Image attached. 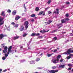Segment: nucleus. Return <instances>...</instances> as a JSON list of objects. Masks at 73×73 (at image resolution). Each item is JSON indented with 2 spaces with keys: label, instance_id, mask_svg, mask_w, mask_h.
<instances>
[{
  "label": "nucleus",
  "instance_id": "obj_1",
  "mask_svg": "<svg viewBox=\"0 0 73 73\" xmlns=\"http://www.w3.org/2000/svg\"><path fill=\"white\" fill-rule=\"evenodd\" d=\"M12 46H10L9 47L8 49V52H7V54H9L10 52L11 53L13 54V50H12Z\"/></svg>",
  "mask_w": 73,
  "mask_h": 73
},
{
  "label": "nucleus",
  "instance_id": "obj_2",
  "mask_svg": "<svg viewBox=\"0 0 73 73\" xmlns=\"http://www.w3.org/2000/svg\"><path fill=\"white\" fill-rule=\"evenodd\" d=\"M28 24H29V23L28 21H26L24 24V25L25 26V29L26 30H27V29H28Z\"/></svg>",
  "mask_w": 73,
  "mask_h": 73
},
{
  "label": "nucleus",
  "instance_id": "obj_3",
  "mask_svg": "<svg viewBox=\"0 0 73 73\" xmlns=\"http://www.w3.org/2000/svg\"><path fill=\"white\" fill-rule=\"evenodd\" d=\"M8 49V47L7 46L4 47V50H3V52L4 53H6L8 51L7 50Z\"/></svg>",
  "mask_w": 73,
  "mask_h": 73
},
{
  "label": "nucleus",
  "instance_id": "obj_4",
  "mask_svg": "<svg viewBox=\"0 0 73 73\" xmlns=\"http://www.w3.org/2000/svg\"><path fill=\"white\" fill-rule=\"evenodd\" d=\"M42 14H43L42 16H44V15H45V12L43 11H41L39 13L38 15H41Z\"/></svg>",
  "mask_w": 73,
  "mask_h": 73
},
{
  "label": "nucleus",
  "instance_id": "obj_5",
  "mask_svg": "<svg viewBox=\"0 0 73 73\" xmlns=\"http://www.w3.org/2000/svg\"><path fill=\"white\" fill-rule=\"evenodd\" d=\"M52 61L53 62L54 64H56V63H58V60H57V59L56 60V59H55L54 60L53 59H52Z\"/></svg>",
  "mask_w": 73,
  "mask_h": 73
},
{
  "label": "nucleus",
  "instance_id": "obj_6",
  "mask_svg": "<svg viewBox=\"0 0 73 73\" xmlns=\"http://www.w3.org/2000/svg\"><path fill=\"white\" fill-rule=\"evenodd\" d=\"M57 25L58 28H60L62 26V23H61L60 24H58Z\"/></svg>",
  "mask_w": 73,
  "mask_h": 73
},
{
  "label": "nucleus",
  "instance_id": "obj_7",
  "mask_svg": "<svg viewBox=\"0 0 73 73\" xmlns=\"http://www.w3.org/2000/svg\"><path fill=\"white\" fill-rule=\"evenodd\" d=\"M58 70H51L49 72L50 73H55L56 72H57Z\"/></svg>",
  "mask_w": 73,
  "mask_h": 73
},
{
  "label": "nucleus",
  "instance_id": "obj_8",
  "mask_svg": "<svg viewBox=\"0 0 73 73\" xmlns=\"http://www.w3.org/2000/svg\"><path fill=\"white\" fill-rule=\"evenodd\" d=\"M24 29V27L22 25L21 27L19 28V30L20 31H23Z\"/></svg>",
  "mask_w": 73,
  "mask_h": 73
},
{
  "label": "nucleus",
  "instance_id": "obj_9",
  "mask_svg": "<svg viewBox=\"0 0 73 73\" xmlns=\"http://www.w3.org/2000/svg\"><path fill=\"white\" fill-rule=\"evenodd\" d=\"M20 17L19 15H16L15 19V20H17L19 19H20Z\"/></svg>",
  "mask_w": 73,
  "mask_h": 73
},
{
  "label": "nucleus",
  "instance_id": "obj_10",
  "mask_svg": "<svg viewBox=\"0 0 73 73\" xmlns=\"http://www.w3.org/2000/svg\"><path fill=\"white\" fill-rule=\"evenodd\" d=\"M19 37L20 36H14L13 37V40H15L18 39V38H19Z\"/></svg>",
  "mask_w": 73,
  "mask_h": 73
},
{
  "label": "nucleus",
  "instance_id": "obj_11",
  "mask_svg": "<svg viewBox=\"0 0 73 73\" xmlns=\"http://www.w3.org/2000/svg\"><path fill=\"white\" fill-rule=\"evenodd\" d=\"M5 35H3V34H1L0 35V38L1 39H3V38L5 37Z\"/></svg>",
  "mask_w": 73,
  "mask_h": 73
},
{
  "label": "nucleus",
  "instance_id": "obj_12",
  "mask_svg": "<svg viewBox=\"0 0 73 73\" xmlns=\"http://www.w3.org/2000/svg\"><path fill=\"white\" fill-rule=\"evenodd\" d=\"M65 67V65H61L59 66V68H64Z\"/></svg>",
  "mask_w": 73,
  "mask_h": 73
},
{
  "label": "nucleus",
  "instance_id": "obj_13",
  "mask_svg": "<svg viewBox=\"0 0 73 73\" xmlns=\"http://www.w3.org/2000/svg\"><path fill=\"white\" fill-rule=\"evenodd\" d=\"M16 13H17V12H16V10L14 11L12 13V15H15L16 14Z\"/></svg>",
  "mask_w": 73,
  "mask_h": 73
},
{
  "label": "nucleus",
  "instance_id": "obj_14",
  "mask_svg": "<svg viewBox=\"0 0 73 73\" xmlns=\"http://www.w3.org/2000/svg\"><path fill=\"white\" fill-rule=\"evenodd\" d=\"M60 57H61V55H58L57 56V61H59L60 60L59 59L60 58Z\"/></svg>",
  "mask_w": 73,
  "mask_h": 73
},
{
  "label": "nucleus",
  "instance_id": "obj_15",
  "mask_svg": "<svg viewBox=\"0 0 73 73\" xmlns=\"http://www.w3.org/2000/svg\"><path fill=\"white\" fill-rule=\"evenodd\" d=\"M1 16H3V17L5 16V12L3 11H2V13L1 14Z\"/></svg>",
  "mask_w": 73,
  "mask_h": 73
},
{
  "label": "nucleus",
  "instance_id": "obj_16",
  "mask_svg": "<svg viewBox=\"0 0 73 73\" xmlns=\"http://www.w3.org/2000/svg\"><path fill=\"white\" fill-rule=\"evenodd\" d=\"M19 25V24H16L14 25V27H15L16 28L18 27Z\"/></svg>",
  "mask_w": 73,
  "mask_h": 73
},
{
  "label": "nucleus",
  "instance_id": "obj_17",
  "mask_svg": "<svg viewBox=\"0 0 73 73\" xmlns=\"http://www.w3.org/2000/svg\"><path fill=\"white\" fill-rule=\"evenodd\" d=\"M4 18H2L1 17H0V23L1 22V21H2L4 20Z\"/></svg>",
  "mask_w": 73,
  "mask_h": 73
},
{
  "label": "nucleus",
  "instance_id": "obj_18",
  "mask_svg": "<svg viewBox=\"0 0 73 73\" xmlns=\"http://www.w3.org/2000/svg\"><path fill=\"white\" fill-rule=\"evenodd\" d=\"M30 64H35V61H31Z\"/></svg>",
  "mask_w": 73,
  "mask_h": 73
},
{
  "label": "nucleus",
  "instance_id": "obj_19",
  "mask_svg": "<svg viewBox=\"0 0 73 73\" xmlns=\"http://www.w3.org/2000/svg\"><path fill=\"white\" fill-rule=\"evenodd\" d=\"M36 33H33L31 35V36H36Z\"/></svg>",
  "mask_w": 73,
  "mask_h": 73
},
{
  "label": "nucleus",
  "instance_id": "obj_20",
  "mask_svg": "<svg viewBox=\"0 0 73 73\" xmlns=\"http://www.w3.org/2000/svg\"><path fill=\"white\" fill-rule=\"evenodd\" d=\"M52 22V21H51V20L47 22V24H49L50 23Z\"/></svg>",
  "mask_w": 73,
  "mask_h": 73
},
{
  "label": "nucleus",
  "instance_id": "obj_21",
  "mask_svg": "<svg viewBox=\"0 0 73 73\" xmlns=\"http://www.w3.org/2000/svg\"><path fill=\"white\" fill-rule=\"evenodd\" d=\"M1 23H0V26H1V25H3V24H4V21H1Z\"/></svg>",
  "mask_w": 73,
  "mask_h": 73
},
{
  "label": "nucleus",
  "instance_id": "obj_22",
  "mask_svg": "<svg viewBox=\"0 0 73 73\" xmlns=\"http://www.w3.org/2000/svg\"><path fill=\"white\" fill-rule=\"evenodd\" d=\"M61 22L62 23H65L66 22L65 21V20L64 19H62L61 20Z\"/></svg>",
  "mask_w": 73,
  "mask_h": 73
},
{
  "label": "nucleus",
  "instance_id": "obj_23",
  "mask_svg": "<svg viewBox=\"0 0 73 73\" xmlns=\"http://www.w3.org/2000/svg\"><path fill=\"white\" fill-rule=\"evenodd\" d=\"M25 60L24 59V60H21L20 61V62L21 63L22 62H25Z\"/></svg>",
  "mask_w": 73,
  "mask_h": 73
},
{
  "label": "nucleus",
  "instance_id": "obj_24",
  "mask_svg": "<svg viewBox=\"0 0 73 73\" xmlns=\"http://www.w3.org/2000/svg\"><path fill=\"white\" fill-rule=\"evenodd\" d=\"M35 16H36V15L34 14H33L31 15V17H35Z\"/></svg>",
  "mask_w": 73,
  "mask_h": 73
},
{
  "label": "nucleus",
  "instance_id": "obj_25",
  "mask_svg": "<svg viewBox=\"0 0 73 73\" xmlns=\"http://www.w3.org/2000/svg\"><path fill=\"white\" fill-rule=\"evenodd\" d=\"M52 54H47V55L48 56V57H50V56H51Z\"/></svg>",
  "mask_w": 73,
  "mask_h": 73
},
{
  "label": "nucleus",
  "instance_id": "obj_26",
  "mask_svg": "<svg viewBox=\"0 0 73 73\" xmlns=\"http://www.w3.org/2000/svg\"><path fill=\"white\" fill-rule=\"evenodd\" d=\"M35 10L36 11H38L39 10V8L38 7H36Z\"/></svg>",
  "mask_w": 73,
  "mask_h": 73
},
{
  "label": "nucleus",
  "instance_id": "obj_27",
  "mask_svg": "<svg viewBox=\"0 0 73 73\" xmlns=\"http://www.w3.org/2000/svg\"><path fill=\"white\" fill-rule=\"evenodd\" d=\"M52 69H56L57 68V66H53L52 67Z\"/></svg>",
  "mask_w": 73,
  "mask_h": 73
},
{
  "label": "nucleus",
  "instance_id": "obj_28",
  "mask_svg": "<svg viewBox=\"0 0 73 73\" xmlns=\"http://www.w3.org/2000/svg\"><path fill=\"white\" fill-rule=\"evenodd\" d=\"M56 11H57V14H59V10L58 9H56Z\"/></svg>",
  "mask_w": 73,
  "mask_h": 73
},
{
  "label": "nucleus",
  "instance_id": "obj_29",
  "mask_svg": "<svg viewBox=\"0 0 73 73\" xmlns=\"http://www.w3.org/2000/svg\"><path fill=\"white\" fill-rule=\"evenodd\" d=\"M8 52H7V54H5V57H6V58H7V57H8Z\"/></svg>",
  "mask_w": 73,
  "mask_h": 73
},
{
  "label": "nucleus",
  "instance_id": "obj_30",
  "mask_svg": "<svg viewBox=\"0 0 73 73\" xmlns=\"http://www.w3.org/2000/svg\"><path fill=\"white\" fill-rule=\"evenodd\" d=\"M48 15H50V14H52V12L51 11H48Z\"/></svg>",
  "mask_w": 73,
  "mask_h": 73
},
{
  "label": "nucleus",
  "instance_id": "obj_31",
  "mask_svg": "<svg viewBox=\"0 0 73 73\" xmlns=\"http://www.w3.org/2000/svg\"><path fill=\"white\" fill-rule=\"evenodd\" d=\"M6 57H5V56H3L2 57V60H5L6 58Z\"/></svg>",
  "mask_w": 73,
  "mask_h": 73
},
{
  "label": "nucleus",
  "instance_id": "obj_32",
  "mask_svg": "<svg viewBox=\"0 0 73 73\" xmlns=\"http://www.w3.org/2000/svg\"><path fill=\"white\" fill-rule=\"evenodd\" d=\"M36 61L37 62L38 61H40V58H36Z\"/></svg>",
  "mask_w": 73,
  "mask_h": 73
},
{
  "label": "nucleus",
  "instance_id": "obj_33",
  "mask_svg": "<svg viewBox=\"0 0 73 73\" xmlns=\"http://www.w3.org/2000/svg\"><path fill=\"white\" fill-rule=\"evenodd\" d=\"M50 3H51V0H49L47 2V3L48 4H49Z\"/></svg>",
  "mask_w": 73,
  "mask_h": 73
},
{
  "label": "nucleus",
  "instance_id": "obj_34",
  "mask_svg": "<svg viewBox=\"0 0 73 73\" xmlns=\"http://www.w3.org/2000/svg\"><path fill=\"white\" fill-rule=\"evenodd\" d=\"M27 34L26 33H24L23 34V37H25V36H27Z\"/></svg>",
  "mask_w": 73,
  "mask_h": 73
},
{
  "label": "nucleus",
  "instance_id": "obj_35",
  "mask_svg": "<svg viewBox=\"0 0 73 73\" xmlns=\"http://www.w3.org/2000/svg\"><path fill=\"white\" fill-rule=\"evenodd\" d=\"M68 66L70 67H71V66H72V64H68Z\"/></svg>",
  "mask_w": 73,
  "mask_h": 73
},
{
  "label": "nucleus",
  "instance_id": "obj_36",
  "mask_svg": "<svg viewBox=\"0 0 73 73\" xmlns=\"http://www.w3.org/2000/svg\"><path fill=\"white\" fill-rule=\"evenodd\" d=\"M24 8L25 9V10H27V8H26V7H25V4H24Z\"/></svg>",
  "mask_w": 73,
  "mask_h": 73
},
{
  "label": "nucleus",
  "instance_id": "obj_37",
  "mask_svg": "<svg viewBox=\"0 0 73 73\" xmlns=\"http://www.w3.org/2000/svg\"><path fill=\"white\" fill-rule=\"evenodd\" d=\"M66 4V5H69L70 4V3L69 2H65Z\"/></svg>",
  "mask_w": 73,
  "mask_h": 73
},
{
  "label": "nucleus",
  "instance_id": "obj_38",
  "mask_svg": "<svg viewBox=\"0 0 73 73\" xmlns=\"http://www.w3.org/2000/svg\"><path fill=\"white\" fill-rule=\"evenodd\" d=\"M10 27V26H9V27L7 28V31H9L10 30V29H9V28Z\"/></svg>",
  "mask_w": 73,
  "mask_h": 73
},
{
  "label": "nucleus",
  "instance_id": "obj_39",
  "mask_svg": "<svg viewBox=\"0 0 73 73\" xmlns=\"http://www.w3.org/2000/svg\"><path fill=\"white\" fill-rule=\"evenodd\" d=\"M7 12H8V13H11V11L10 10L8 9V10H7Z\"/></svg>",
  "mask_w": 73,
  "mask_h": 73
},
{
  "label": "nucleus",
  "instance_id": "obj_40",
  "mask_svg": "<svg viewBox=\"0 0 73 73\" xmlns=\"http://www.w3.org/2000/svg\"><path fill=\"white\" fill-rule=\"evenodd\" d=\"M42 36H40L38 37V38H42Z\"/></svg>",
  "mask_w": 73,
  "mask_h": 73
},
{
  "label": "nucleus",
  "instance_id": "obj_41",
  "mask_svg": "<svg viewBox=\"0 0 73 73\" xmlns=\"http://www.w3.org/2000/svg\"><path fill=\"white\" fill-rule=\"evenodd\" d=\"M70 58H71V57H70L69 56L67 57V60H69V59H70Z\"/></svg>",
  "mask_w": 73,
  "mask_h": 73
},
{
  "label": "nucleus",
  "instance_id": "obj_42",
  "mask_svg": "<svg viewBox=\"0 0 73 73\" xmlns=\"http://www.w3.org/2000/svg\"><path fill=\"white\" fill-rule=\"evenodd\" d=\"M40 33H39L36 34V36H40Z\"/></svg>",
  "mask_w": 73,
  "mask_h": 73
},
{
  "label": "nucleus",
  "instance_id": "obj_43",
  "mask_svg": "<svg viewBox=\"0 0 73 73\" xmlns=\"http://www.w3.org/2000/svg\"><path fill=\"white\" fill-rule=\"evenodd\" d=\"M69 15H68V14H66V15L65 16H66V17H69Z\"/></svg>",
  "mask_w": 73,
  "mask_h": 73
},
{
  "label": "nucleus",
  "instance_id": "obj_44",
  "mask_svg": "<svg viewBox=\"0 0 73 73\" xmlns=\"http://www.w3.org/2000/svg\"><path fill=\"white\" fill-rule=\"evenodd\" d=\"M57 51V49H55L54 50V53H56Z\"/></svg>",
  "mask_w": 73,
  "mask_h": 73
},
{
  "label": "nucleus",
  "instance_id": "obj_45",
  "mask_svg": "<svg viewBox=\"0 0 73 73\" xmlns=\"http://www.w3.org/2000/svg\"><path fill=\"white\" fill-rule=\"evenodd\" d=\"M40 32V33H44L45 32V31H41Z\"/></svg>",
  "mask_w": 73,
  "mask_h": 73
},
{
  "label": "nucleus",
  "instance_id": "obj_46",
  "mask_svg": "<svg viewBox=\"0 0 73 73\" xmlns=\"http://www.w3.org/2000/svg\"><path fill=\"white\" fill-rule=\"evenodd\" d=\"M11 24H12V25H15V23L13 22L11 23Z\"/></svg>",
  "mask_w": 73,
  "mask_h": 73
},
{
  "label": "nucleus",
  "instance_id": "obj_47",
  "mask_svg": "<svg viewBox=\"0 0 73 73\" xmlns=\"http://www.w3.org/2000/svg\"><path fill=\"white\" fill-rule=\"evenodd\" d=\"M22 20H23V21H25L26 20V19L25 18H22Z\"/></svg>",
  "mask_w": 73,
  "mask_h": 73
},
{
  "label": "nucleus",
  "instance_id": "obj_48",
  "mask_svg": "<svg viewBox=\"0 0 73 73\" xmlns=\"http://www.w3.org/2000/svg\"><path fill=\"white\" fill-rule=\"evenodd\" d=\"M54 39L55 40H57V37H54Z\"/></svg>",
  "mask_w": 73,
  "mask_h": 73
},
{
  "label": "nucleus",
  "instance_id": "obj_49",
  "mask_svg": "<svg viewBox=\"0 0 73 73\" xmlns=\"http://www.w3.org/2000/svg\"><path fill=\"white\" fill-rule=\"evenodd\" d=\"M63 61V59H61L60 60V62H62Z\"/></svg>",
  "mask_w": 73,
  "mask_h": 73
},
{
  "label": "nucleus",
  "instance_id": "obj_50",
  "mask_svg": "<svg viewBox=\"0 0 73 73\" xmlns=\"http://www.w3.org/2000/svg\"><path fill=\"white\" fill-rule=\"evenodd\" d=\"M71 69H72V68H69L68 69H67V70H70Z\"/></svg>",
  "mask_w": 73,
  "mask_h": 73
},
{
  "label": "nucleus",
  "instance_id": "obj_51",
  "mask_svg": "<svg viewBox=\"0 0 73 73\" xmlns=\"http://www.w3.org/2000/svg\"><path fill=\"white\" fill-rule=\"evenodd\" d=\"M43 49H44V50H46V49H48V48H43Z\"/></svg>",
  "mask_w": 73,
  "mask_h": 73
},
{
  "label": "nucleus",
  "instance_id": "obj_52",
  "mask_svg": "<svg viewBox=\"0 0 73 73\" xmlns=\"http://www.w3.org/2000/svg\"><path fill=\"white\" fill-rule=\"evenodd\" d=\"M49 8L48 7H47V8H45V11H46L47 10V9H48Z\"/></svg>",
  "mask_w": 73,
  "mask_h": 73
},
{
  "label": "nucleus",
  "instance_id": "obj_53",
  "mask_svg": "<svg viewBox=\"0 0 73 73\" xmlns=\"http://www.w3.org/2000/svg\"><path fill=\"white\" fill-rule=\"evenodd\" d=\"M66 20H67V21H69V19H68V18H66Z\"/></svg>",
  "mask_w": 73,
  "mask_h": 73
},
{
  "label": "nucleus",
  "instance_id": "obj_54",
  "mask_svg": "<svg viewBox=\"0 0 73 73\" xmlns=\"http://www.w3.org/2000/svg\"><path fill=\"white\" fill-rule=\"evenodd\" d=\"M7 71V70H3V72H6Z\"/></svg>",
  "mask_w": 73,
  "mask_h": 73
},
{
  "label": "nucleus",
  "instance_id": "obj_55",
  "mask_svg": "<svg viewBox=\"0 0 73 73\" xmlns=\"http://www.w3.org/2000/svg\"><path fill=\"white\" fill-rule=\"evenodd\" d=\"M53 13H57V12L56 11H54Z\"/></svg>",
  "mask_w": 73,
  "mask_h": 73
},
{
  "label": "nucleus",
  "instance_id": "obj_56",
  "mask_svg": "<svg viewBox=\"0 0 73 73\" xmlns=\"http://www.w3.org/2000/svg\"><path fill=\"white\" fill-rule=\"evenodd\" d=\"M2 71V69H0V73H1Z\"/></svg>",
  "mask_w": 73,
  "mask_h": 73
},
{
  "label": "nucleus",
  "instance_id": "obj_57",
  "mask_svg": "<svg viewBox=\"0 0 73 73\" xmlns=\"http://www.w3.org/2000/svg\"><path fill=\"white\" fill-rule=\"evenodd\" d=\"M31 21H32V22H33V21H34V19H32L31 20Z\"/></svg>",
  "mask_w": 73,
  "mask_h": 73
},
{
  "label": "nucleus",
  "instance_id": "obj_58",
  "mask_svg": "<svg viewBox=\"0 0 73 73\" xmlns=\"http://www.w3.org/2000/svg\"><path fill=\"white\" fill-rule=\"evenodd\" d=\"M25 15V13H23L22 14V16H24Z\"/></svg>",
  "mask_w": 73,
  "mask_h": 73
},
{
  "label": "nucleus",
  "instance_id": "obj_59",
  "mask_svg": "<svg viewBox=\"0 0 73 73\" xmlns=\"http://www.w3.org/2000/svg\"><path fill=\"white\" fill-rule=\"evenodd\" d=\"M54 32H57V30H54Z\"/></svg>",
  "mask_w": 73,
  "mask_h": 73
},
{
  "label": "nucleus",
  "instance_id": "obj_60",
  "mask_svg": "<svg viewBox=\"0 0 73 73\" xmlns=\"http://www.w3.org/2000/svg\"><path fill=\"white\" fill-rule=\"evenodd\" d=\"M68 41H69L68 40H67L66 41V43H67V42H68Z\"/></svg>",
  "mask_w": 73,
  "mask_h": 73
},
{
  "label": "nucleus",
  "instance_id": "obj_61",
  "mask_svg": "<svg viewBox=\"0 0 73 73\" xmlns=\"http://www.w3.org/2000/svg\"><path fill=\"white\" fill-rule=\"evenodd\" d=\"M70 34H71V35H72V36H73V34H72V33H71Z\"/></svg>",
  "mask_w": 73,
  "mask_h": 73
},
{
  "label": "nucleus",
  "instance_id": "obj_62",
  "mask_svg": "<svg viewBox=\"0 0 73 73\" xmlns=\"http://www.w3.org/2000/svg\"><path fill=\"white\" fill-rule=\"evenodd\" d=\"M40 55V56H42V53Z\"/></svg>",
  "mask_w": 73,
  "mask_h": 73
},
{
  "label": "nucleus",
  "instance_id": "obj_63",
  "mask_svg": "<svg viewBox=\"0 0 73 73\" xmlns=\"http://www.w3.org/2000/svg\"><path fill=\"white\" fill-rule=\"evenodd\" d=\"M23 48V46H21V48Z\"/></svg>",
  "mask_w": 73,
  "mask_h": 73
},
{
  "label": "nucleus",
  "instance_id": "obj_64",
  "mask_svg": "<svg viewBox=\"0 0 73 73\" xmlns=\"http://www.w3.org/2000/svg\"><path fill=\"white\" fill-rule=\"evenodd\" d=\"M72 72H73V69L71 71Z\"/></svg>",
  "mask_w": 73,
  "mask_h": 73
}]
</instances>
